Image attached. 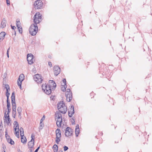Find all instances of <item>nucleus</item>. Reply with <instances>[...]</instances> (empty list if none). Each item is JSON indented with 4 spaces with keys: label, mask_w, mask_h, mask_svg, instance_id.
Segmentation results:
<instances>
[{
    "label": "nucleus",
    "mask_w": 152,
    "mask_h": 152,
    "mask_svg": "<svg viewBox=\"0 0 152 152\" xmlns=\"http://www.w3.org/2000/svg\"><path fill=\"white\" fill-rule=\"evenodd\" d=\"M49 85L48 86L46 84H43L42 86V90L47 94L49 95L51 92V88L54 89L56 87V84L54 81L52 80H49Z\"/></svg>",
    "instance_id": "nucleus-1"
},
{
    "label": "nucleus",
    "mask_w": 152,
    "mask_h": 152,
    "mask_svg": "<svg viewBox=\"0 0 152 152\" xmlns=\"http://www.w3.org/2000/svg\"><path fill=\"white\" fill-rule=\"evenodd\" d=\"M57 108L59 112L63 114L65 113L67 111L66 107L63 101H61L58 104Z\"/></svg>",
    "instance_id": "nucleus-2"
},
{
    "label": "nucleus",
    "mask_w": 152,
    "mask_h": 152,
    "mask_svg": "<svg viewBox=\"0 0 152 152\" xmlns=\"http://www.w3.org/2000/svg\"><path fill=\"white\" fill-rule=\"evenodd\" d=\"M38 27L36 24H32L29 28L30 34L32 36L35 35L38 31Z\"/></svg>",
    "instance_id": "nucleus-3"
},
{
    "label": "nucleus",
    "mask_w": 152,
    "mask_h": 152,
    "mask_svg": "<svg viewBox=\"0 0 152 152\" xmlns=\"http://www.w3.org/2000/svg\"><path fill=\"white\" fill-rule=\"evenodd\" d=\"M34 24H36L39 23L42 20V15L40 14L39 12H37L34 15Z\"/></svg>",
    "instance_id": "nucleus-4"
},
{
    "label": "nucleus",
    "mask_w": 152,
    "mask_h": 152,
    "mask_svg": "<svg viewBox=\"0 0 152 152\" xmlns=\"http://www.w3.org/2000/svg\"><path fill=\"white\" fill-rule=\"evenodd\" d=\"M56 142L57 144H58L61 140V132L60 129H57L56 131Z\"/></svg>",
    "instance_id": "nucleus-5"
},
{
    "label": "nucleus",
    "mask_w": 152,
    "mask_h": 152,
    "mask_svg": "<svg viewBox=\"0 0 152 152\" xmlns=\"http://www.w3.org/2000/svg\"><path fill=\"white\" fill-rule=\"evenodd\" d=\"M34 5L35 9H40L42 6V3L40 0H37L35 2Z\"/></svg>",
    "instance_id": "nucleus-6"
},
{
    "label": "nucleus",
    "mask_w": 152,
    "mask_h": 152,
    "mask_svg": "<svg viewBox=\"0 0 152 152\" xmlns=\"http://www.w3.org/2000/svg\"><path fill=\"white\" fill-rule=\"evenodd\" d=\"M73 132L72 129L69 127H67L66 129L65 135L66 137H69L72 135Z\"/></svg>",
    "instance_id": "nucleus-7"
},
{
    "label": "nucleus",
    "mask_w": 152,
    "mask_h": 152,
    "mask_svg": "<svg viewBox=\"0 0 152 152\" xmlns=\"http://www.w3.org/2000/svg\"><path fill=\"white\" fill-rule=\"evenodd\" d=\"M34 80L38 83L42 82V80L41 76L39 74H36L34 75Z\"/></svg>",
    "instance_id": "nucleus-8"
},
{
    "label": "nucleus",
    "mask_w": 152,
    "mask_h": 152,
    "mask_svg": "<svg viewBox=\"0 0 152 152\" xmlns=\"http://www.w3.org/2000/svg\"><path fill=\"white\" fill-rule=\"evenodd\" d=\"M55 119L56 121H62V115L59 112H56L55 114Z\"/></svg>",
    "instance_id": "nucleus-9"
},
{
    "label": "nucleus",
    "mask_w": 152,
    "mask_h": 152,
    "mask_svg": "<svg viewBox=\"0 0 152 152\" xmlns=\"http://www.w3.org/2000/svg\"><path fill=\"white\" fill-rule=\"evenodd\" d=\"M12 116L15 118L16 115V103H12Z\"/></svg>",
    "instance_id": "nucleus-10"
},
{
    "label": "nucleus",
    "mask_w": 152,
    "mask_h": 152,
    "mask_svg": "<svg viewBox=\"0 0 152 152\" xmlns=\"http://www.w3.org/2000/svg\"><path fill=\"white\" fill-rule=\"evenodd\" d=\"M33 56L31 54H28L27 55V60L28 63L30 64H31L33 63Z\"/></svg>",
    "instance_id": "nucleus-11"
},
{
    "label": "nucleus",
    "mask_w": 152,
    "mask_h": 152,
    "mask_svg": "<svg viewBox=\"0 0 152 152\" xmlns=\"http://www.w3.org/2000/svg\"><path fill=\"white\" fill-rule=\"evenodd\" d=\"M60 71L61 69L58 66H56L54 67V72L56 76H57L59 74Z\"/></svg>",
    "instance_id": "nucleus-12"
},
{
    "label": "nucleus",
    "mask_w": 152,
    "mask_h": 152,
    "mask_svg": "<svg viewBox=\"0 0 152 152\" xmlns=\"http://www.w3.org/2000/svg\"><path fill=\"white\" fill-rule=\"evenodd\" d=\"M66 100L67 101L70 102L72 99V95L71 92L66 93Z\"/></svg>",
    "instance_id": "nucleus-13"
},
{
    "label": "nucleus",
    "mask_w": 152,
    "mask_h": 152,
    "mask_svg": "<svg viewBox=\"0 0 152 152\" xmlns=\"http://www.w3.org/2000/svg\"><path fill=\"white\" fill-rule=\"evenodd\" d=\"M63 83H62L61 90L63 91H66V80L65 79H63Z\"/></svg>",
    "instance_id": "nucleus-14"
},
{
    "label": "nucleus",
    "mask_w": 152,
    "mask_h": 152,
    "mask_svg": "<svg viewBox=\"0 0 152 152\" xmlns=\"http://www.w3.org/2000/svg\"><path fill=\"white\" fill-rule=\"evenodd\" d=\"M6 137L7 142L10 144L11 145H14V141L10 138V136L8 135L7 134H6Z\"/></svg>",
    "instance_id": "nucleus-15"
},
{
    "label": "nucleus",
    "mask_w": 152,
    "mask_h": 152,
    "mask_svg": "<svg viewBox=\"0 0 152 152\" xmlns=\"http://www.w3.org/2000/svg\"><path fill=\"white\" fill-rule=\"evenodd\" d=\"M80 132V129L79 128V125H77L76 126V128H75V133L76 136V137H77L78 134H79Z\"/></svg>",
    "instance_id": "nucleus-16"
},
{
    "label": "nucleus",
    "mask_w": 152,
    "mask_h": 152,
    "mask_svg": "<svg viewBox=\"0 0 152 152\" xmlns=\"http://www.w3.org/2000/svg\"><path fill=\"white\" fill-rule=\"evenodd\" d=\"M34 141H30L28 143V145L29 148H32L34 145Z\"/></svg>",
    "instance_id": "nucleus-17"
},
{
    "label": "nucleus",
    "mask_w": 152,
    "mask_h": 152,
    "mask_svg": "<svg viewBox=\"0 0 152 152\" xmlns=\"http://www.w3.org/2000/svg\"><path fill=\"white\" fill-rule=\"evenodd\" d=\"M5 35L4 32H2L0 33V42L4 39Z\"/></svg>",
    "instance_id": "nucleus-18"
},
{
    "label": "nucleus",
    "mask_w": 152,
    "mask_h": 152,
    "mask_svg": "<svg viewBox=\"0 0 152 152\" xmlns=\"http://www.w3.org/2000/svg\"><path fill=\"white\" fill-rule=\"evenodd\" d=\"M15 93L13 92L12 94V96H11V102L12 103H16L15 102Z\"/></svg>",
    "instance_id": "nucleus-19"
},
{
    "label": "nucleus",
    "mask_w": 152,
    "mask_h": 152,
    "mask_svg": "<svg viewBox=\"0 0 152 152\" xmlns=\"http://www.w3.org/2000/svg\"><path fill=\"white\" fill-rule=\"evenodd\" d=\"M14 128L15 130V129L18 130L19 129L18 123L17 121H15L14 122Z\"/></svg>",
    "instance_id": "nucleus-20"
},
{
    "label": "nucleus",
    "mask_w": 152,
    "mask_h": 152,
    "mask_svg": "<svg viewBox=\"0 0 152 152\" xmlns=\"http://www.w3.org/2000/svg\"><path fill=\"white\" fill-rule=\"evenodd\" d=\"M6 21L5 20H3L1 23V28H4L6 26Z\"/></svg>",
    "instance_id": "nucleus-21"
},
{
    "label": "nucleus",
    "mask_w": 152,
    "mask_h": 152,
    "mask_svg": "<svg viewBox=\"0 0 152 152\" xmlns=\"http://www.w3.org/2000/svg\"><path fill=\"white\" fill-rule=\"evenodd\" d=\"M24 76L23 74L20 75L18 79V80L19 81L22 82L24 79Z\"/></svg>",
    "instance_id": "nucleus-22"
},
{
    "label": "nucleus",
    "mask_w": 152,
    "mask_h": 152,
    "mask_svg": "<svg viewBox=\"0 0 152 152\" xmlns=\"http://www.w3.org/2000/svg\"><path fill=\"white\" fill-rule=\"evenodd\" d=\"M21 141L22 143L24 144L26 143V139L25 137L24 138L23 136L22 137H21Z\"/></svg>",
    "instance_id": "nucleus-23"
},
{
    "label": "nucleus",
    "mask_w": 152,
    "mask_h": 152,
    "mask_svg": "<svg viewBox=\"0 0 152 152\" xmlns=\"http://www.w3.org/2000/svg\"><path fill=\"white\" fill-rule=\"evenodd\" d=\"M22 111L21 108L20 107H18L17 108V111L18 112L19 115L18 117L20 116L21 114Z\"/></svg>",
    "instance_id": "nucleus-24"
},
{
    "label": "nucleus",
    "mask_w": 152,
    "mask_h": 152,
    "mask_svg": "<svg viewBox=\"0 0 152 152\" xmlns=\"http://www.w3.org/2000/svg\"><path fill=\"white\" fill-rule=\"evenodd\" d=\"M4 121L6 122L8 125H9L10 120V118H5L4 119Z\"/></svg>",
    "instance_id": "nucleus-25"
},
{
    "label": "nucleus",
    "mask_w": 152,
    "mask_h": 152,
    "mask_svg": "<svg viewBox=\"0 0 152 152\" xmlns=\"http://www.w3.org/2000/svg\"><path fill=\"white\" fill-rule=\"evenodd\" d=\"M68 112H70V113H72V114H74L75 112L74 106H71L70 110H69Z\"/></svg>",
    "instance_id": "nucleus-26"
},
{
    "label": "nucleus",
    "mask_w": 152,
    "mask_h": 152,
    "mask_svg": "<svg viewBox=\"0 0 152 152\" xmlns=\"http://www.w3.org/2000/svg\"><path fill=\"white\" fill-rule=\"evenodd\" d=\"M15 134L17 137L19 138V129L18 130L15 129Z\"/></svg>",
    "instance_id": "nucleus-27"
},
{
    "label": "nucleus",
    "mask_w": 152,
    "mask_h": 152,
    "mask_svg": "<svg viewBox=\"0 0 152 152\" xmlns=\"http://www.w3.org/2000/svg\"><path fill=\"white\" fill-rule=\"evenodd\" d=\"M53 147L54 148V152H57L58 150V147L56 145H54L53 146Z\"/></svg>",
    "instance_id": "nucleus-28"
},
{
    "label": "nucleus",
    "mask_w": 152,
    "mask_h": 152,
    "mask_svg": "<svg viewBox=\"0 0 152 152\" xmlns=\"http://www.w3.org/2000/svg\"><path fill=\"white\" fill-rule=\"evenodd\" d=\"M16 24L17 28H19V27L21 26V23L20 21L19 20L18 21L17 20H16Z\"/></svg>",
    "instance_id": "nucleus-29"
},
{
    "label": "nucleus",
    "mask_w": 152,
    "mask_h": 152,
    "mask_svg": "<svg viewBox=\"0 0 152 152\" xmlns=\"http://www.w3.org/2000/svg\"><path fill=\"white\" fill-rule=\"evenodd\" d=\"M44 126V124L42 123V121H41L40 122V126H39V130H41L42 129L43 127Z\"/></svg>",
    "instance_id": "nucleus-30"
},
{
    "label": "nucleus",
    "mask_w": 152,
    "mask_h": 152,
    "mask_svg": "<svg viewBox=\"0 0 152 152\" xmlns=\"http://www.w3.org/2000/svg\"><path fill=\"white\" fill-rule=\"evenodd\" d=\"M61 122H62L56 121V124L58 127H61Z\"/></svg>",
    "instance_id": "nucleus-31"
},
{
    "label": "nucleus",
    "mask_w": 152,
    "mask_h": 152,
    "mask_svg": "<svg viewBox=\"0 0 152 152\" xmlns=\"http://www.w3.org/2000/svg\"><path fill=\"white\" fill-rule=\"evenodd\" d=\"M4 117L5 118H10L9 113H7V114H6V113H5Z\"/></svg>",
    "instance_id": "nucleus-32"
},
{
    "label": "nucleus",
    "mask_w": 152,
    "mask_h": 152,
    "mask_svg": "<svg viewBox=\"0 0 152 152\" xmlns=\"http://www.w3.org/2000/svg\"><path fill=\"white\" fill-rule=\"evenodd\" d=\"M35 137L34 135V134H32L31 135V141H34V138Z\"/></svg>",
    "instance_id": "nucleus-33"
},
{
    "label": "nucleus",
    "mask_w": 152,
    "mask_h": 152,
    "mask_svg": "<svg viewBox=\"0 0 152 152\" xmlns=\"http://www.w3.org/2000/svg\"><path fill=\"white\" fill-rule=\"evenodd\" d=\"M17 84L18 86H20V88H21V85L22 84L21 81H19L18 80L17 81Z\"/></svg>",
    "instance_id": "nucleus-34"
},
{
    "label": "nucleus",
    "mask_w": 152,
    "mask_h": 152,
    "mask_svg": "<svg viewBox=\"0 0 152 152\" xmlns=\"http://www.w3.org/2000/svg\"><path fill=\"white\" fill-rule=\"evenodd\" d=\"M18 28V29L20 33H22V28L21 26Z\"/></svg>",
    "instance_id": "nucleus-35"
},
{
    "label": "nucleus",
    "mask_w": 152,
    "mask_h": 152,
    "mask_svg": "<svg viewBox=\"0 0 152 152\" xmlns=\"http://www.w3.org/2000/svg\"><path fill=\"white\" fill-rule=\"evenodd\" d=\"M8 92H9L8 90H6V95L7 96V97L8 96V97H9V96L10 95V93H9Z\"/></svg>",
    "instance_id": "nucleus-36"
},
{
    "label": "nucleus",
    "mask_w": 152,
    "mask_h": 152,
    "mask_svg": "<svg viewBox=\"0 0 152 152\" xmlns=\"http://www.w3.org/2000/svg\"><path fill=\"white\" fill-rule=\"evenodd\" d=\"M5 87L6 89V90H9V89L10 90V87L8 85H7V84L5 85Z\"/></svg>",
    "instance_id": "nucleus-37"
},
{
    "label": "nucleus",
    "mask_w": 152,
    "mask_h": 152,
    "mask_svg": "<svg viewBox=\"0 0 152 152\" xmlns=\"http://www.w3.org/2000/svg\"><path fill=\"white\" fill-rule=\"evenodd\" d=\"M74 114H72L70 112H68V115L70 117H72Z\"/></svg>",
    "instance_id": "nucleus-38"
},
{
    "label": "nucleus",
    "mask_w": 152,
    "mask_h": 152,
    "mask_svg": "<svg viewBox=\"0 0 152 152\" xmlns=\"http://www.w3.org/2000/svg\"><path fill=\"white\" fill-rule=\"evenodd\" d=\"M64 151H66L68 149V147L67 146H65L64 147Z\"/></svg>",
    "instance_id": "nucleus-39"
},
{
    "label": "nucleus",
    "mask_w": 152,
    "mask_h": 152,
    "mask_svg": "<svg viewBox=\"0 0 152 152\" xmlns=\"http://www.w3.org/2000/svg\"><path fill=\"white\" fill-rule=\"evenodd\" d=\"M20 132V135L21 137H22L23 136H24V131H21Z\"/></svg>",
    "instance_id": "nucleus-40"
},
{
    "label": "nucleus",
    "mask_w": 152,
    "mask_h": 152,
    "mask_svg": "<svg viewBox=\"0 0 152 152\" xmlns=\"http://www.w3.org/2000/svg\"><path fill=\"white\" fill-rule=\"evenodd\" d=\"M71 92H70V91L69 89H67L66 90V93H68Z\"/></svg>",
    "instance_id": "nucleus-41"
},
{
    "label": "nucleus",
    "mask_w": 152,
    "mask_h": 152,
    "mask_svg": "<svg viewBox=\"0 0 152 152\" xmlns=\"http://www.w3.org/2000/svg\"><path fill=\"white\" fill-rule=\"evenodd\" d=\"M7 108H10V103H8V104H7Z\"/></svg>",
    "instance_id": "nucleus-42"
},
{
    "label": "nucleus",
    "mask_w": 152,
    "mask_h": 152,
    "mask_svg": "<svg viewBox=\"0 0 152 152\" xmlns=\"http://www.w3.org/2000/svg\"><path fill=\"white\" fill-rule=\"evenodd\" d=\"M7 3L8 5H10V1L9 0H6Z\"/></svg>",
    "instance_id": "nucleus-43"
},
{
    "label": "nucleus",
    "mask_w": 152,
    "mask_h": 152,
    "mask_svg": "<svg viewBox=\"0 0 152 152\" xmlns=\"http://www.w3.org/2000/svg\"><path fill=\"white\" fill-rule=\"evenodd\" d=\"M9 97H8V96H7V104H8V103H10V102H9Z\"/></svg>",
    "instance_id": "nucleus-44"
},
{
    "label": "nucleus",
    "mask_w": 152,
    "mask_h": 152,
    "mask_svg": "<svg viewBox=\"0 0 152 152\" xmlns=\"http://www.w3.org/2000/svg\"><path fill=\"white\" fill-rule=\"evenodd\" d=\"M11 28L12 29L14 30L16 28V27L15 26H12L11 25Z\"/></svg>",
    "instance_id": "nucleus-45"
},
{
    "label": "nucleus",
    "mask_w": 152,
    "mask_h": 152,
    "mask_svg": "<svg viewBox=\"0 0 152 152\" xmlns=\"http://www.w3.org/2000/svg\"><path fill=\"white\" fill-rule=\"evenodd\" d=\"M7 108L8 110V113H9L10 112V110H11V108Z\"/></svg>",
    "instance_id": "nucleus-46"
},
{
    "label": "nucleus",
    "mask_w": 152,
    "mask_h": 152,
    "mask_svg": "<svg viewBox=\"0 0 152 152\" xmlns=\"http://www.w3.org/2000/svg\"><path fill=\"white\" fill-rule=\"evenodd\" d=\"M19 130L20 132L23 131V129L22 127H20V129H19Z\"/></svg>",
    "instance_id": "nucleus-47"
},
{
    "label": "nucleus",
    "mask_w": 152,
    "mask_h": 152,
    "mask_svg": "<svg viewBox=\"0 0 152 152\" xmlns=\"http://www.w3.org/2000/svg\"><path fill=\"white\" fill-rule=\"evenodd\" d=\"M39 148V147L35 150L34 152H37Z\"/></svg>",
    "instance_id": "nucleus-48"
},
{
    "label": "nucleus",
    "mask_w": 152,
    "mask_h": 152,
    "mask_svg": "<svg viewBox=\"0 0 152 152\" xmlns=\"http://www.w3.org/2000/svg\"><path fill=\"white\" fill-rule=\"evenodd\" d=\"M48 65L51 67L52 66V63L51 62H49Z\"/></svg>",
    "instance_id": "nucleus-49"
},
{
    "label": "nucleus",
    "mask_w": 152,
    "mask_h": 152,
    "mask_svg": "<svg viewBox=\"0 0 152 152\" xmlns=\"http://www.w3.org/2000/svg\"><path fill=\"white\" fill-rule=\"evenodd\" d=\"M7 56L8 58H9V52H8V51H7Z\"/></svg>",
    "instance_id": "nucleus-50"
},
{
    "label": "nucleus",
    "mask_w": 152,
    "mask_h": 152,
    "mask_svg": "<svg viewBox=\"0 0 152 152\" xmlns=\"http://www.w3.org/2000/svg\"><path fill=\"white\" fill-rule=\"evenodd\" d=\"M3 151H2V152H5V149L4 147H3Z\"/></svg>",
    "instance_id": "nucleus-51"
},
{
    "label": "nucleus",
    "mask_w": 152,
    "mask_h": 152,
    "mask_svg": "<svg viewBox=\"0 0 152 152\" xmlns=\"http://www.w3.org/2000/svg\"><path fill=\"white\" fill-rule=\"evenodd\" d=\"M32 149H30L29 152H32Z\"/></svg>",
    "instance_id": "nucleus-52"
},
{
    "label": "nucleus",
    "mask_w": 152,
    "mask_h": 152,
    "mask_svg": "<svg viewBox=\"0 0 152 152\" xmlns=\"http://www.w3.org/2000/svg\"><path fill=\"white\" fill-rule=\"evenodd\" d=\"M10 48H9L8 49L7 51H9V50H10Z\"/></svg>",
    "instance_id": "nucleus-53"
},
{
    "label": "nucleus",
    "mask_w": 152,
    "mask_h": 152,
    "mask_svg": "<svg viewBox=\"0 0 152 152\" xmlns=\"http://www.w3.org/2000/svg\"><path fill=\"white\" fill-rule=\"evenodd\" d=\"M59 152H63L62 151H59Z\"/></svg>",
    "instance_id": "nucleus-54"
}]
</instances>
